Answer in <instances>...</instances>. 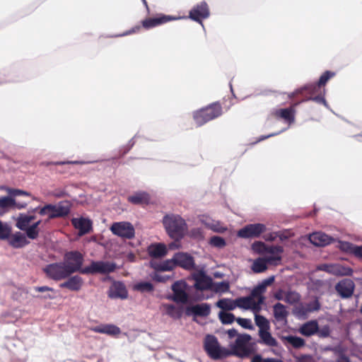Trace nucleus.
<instances>
[{
	"instance_id": "1",
	"label": "nucleus",
	"mask_w": 362,
	"mask_h": 362,
	"mask_svg": "<svg viewBox=\"0 0 362 362\" xmlns=\"http://www.w3.org/2000/svg\"><path fill=\"white\" fill-rule=\"evenodd\" d=\"M83 262V256L78 251H70L64 255V263L71 274L76 272L83 274H107L113 272L117 268L115 263L104 261H93L89 266L81 268Z\"/></svg>"
},
{
	"instance_id": "2",
	"label": "nucleus",
	"mask_w": 362,
	"mask_h": 362,
	"mask_svg": "<svg viewBox=\"0 0 362 362\" xmlns=\"http://www.w3.org/2000/svg\"><path fill=\"white\" fill-rule=\"evenodd\" d=\"M163 223L168 235L177 241L181 240L187 230L185 219L179 215H165L163 218Z\"/></svg>"
},
{
	"instance_id": "3",
	"label": "nucleus",
	"mask_w": 362,
	"mask_h": 362,
	"mask_svg": "<svg viewBox=\"0 0 362 362\" xmlns=\"http://www.w3.org/2000/svg\"><path fill=\"white\" fill-rule=\"evenodd\" d=\"M71 203L69 201L59 202L57 204H48L43 207H36L33 212L41 216L48 215L49 219L65 217L70 213Z\"/></svg>"
},
{
	"instance_id": "4",
	"label": "nucleus",
	"mask_w": 362,
	"mask_h": 362,
	"mask_svg": "<svg viewBox=\"0 0 362 362\" xmlns=\"http://www.w3.org/2000/svg\"><path fill=\"white\" fill-rule=\"evenodd\" d=\"M223 113L220 103H213L193 114V119L197 126L200 127L206 122L220 117Z\"/></svg>"
},
{
	"instance_id": "5",
	"label": "nucleus",
	"mask_w": 362,
	"mask_h": 362,
	"mask_svg": "<svg viewBox=\"0 0 362 362\" xmlns=\"http://www.w3.org/2000/svg\"><path fill=\"white\" fill-rule=\"evenodd\" d=\"M251 336L248 334H239L232 348L233 355L244 358L250 356L255 352L253 344H250Z\"/></svg>"
},
{
	"instance_id": "6",
	"label": "nucleus",
	"mask_w": 362,
	"mask_h": 362,
	"mask_svg": "<svg viewBox=\"0 0 362 362\" xmlns=\"http://www.w3.org/2000/svg\"><path fill=\"white\" fill-rule=\"evenodd\" d=\"M204 348L208 356L215 360L226 358L230 354L229 351L221 347L217 338L211 334L206 336Z\"/></svg>"
},
{
	"instance_id": "7",
	"label": "nucleus",
	"mask_w": 362,
	"mask_h": 362,
	"mask_svg": "<svg viewBox=\"0 0 362 362\" xmlns=\"http://www.w3.org/2000/svg\"><path fill=\"white\" fill-rule=\"evenodd\" d=\"M264 301V297L254 296L253 290L248 296L240 297L235 299L236 307L245 310H252L254 313H257L261 310V305Z\"/></svg>"
},
{
	"instance_id": "8",
	"label": "nucleus",
	"mask_w": 362,
	"mask_h": 362,
	"mask_svg": "<svg viewBox=\"0 0 362 362\" xmlns=\"http://www.w3.org/2000/svg\"><path fill=\"white\" fill-rule=\"evenodd\" d=\"M44 272L49 278L54 281L65 279L71 275V273L64 262L49 264L45 267Z\"/></svg>"
},
{
	"instance_id": "9",
	"label": "nucleus",
	"mask_w": 362,
	"mask_h": 362,
	"mask_svg": "<svg viewBox=\"0 0 362 362\" xmlns=\"http://www.w3.org/2000/svg\"><path fill=\"white\" fill-rule=\"evenodd\" d=\"M112 233L125 239H132L134 237L135 230L132 224L129 222H115L110 227Z\"/></svg>"
},
{
	"instance_id": "10",
	"label": "nucleus",
	"mask_w": 362,
	"mask_h": 362,
	"mask_svg": "<svg viewBox=\"0 0 362 362\" xmlns=\"http://www.w3.org/2000/svg\"><path fill=\"white\" fill-rule=\"evenodd\" d=\"M266 230L267 227L263 223H251L240 229L237 235L242 238H257Z\"/></svg>"
},
{
	"instance_id": "11",
	"label": "nucleus",
	"mask_w": 362,
	"mask_h": 362,
	"mask_svg": "<svg viewBox=\"0 0 362 362\" xmlns=\"http://www.w3.org/2000/svg\"><path fill=\"white\" fill-rule=\"evenodd\" d=\"M210 15L209 8L205 1H202L194 6L189 13V18L194 21L202 23L204 19Z\"/></svg>"
},
{
	"instance_id": "12",
	"label": "nucleus",
	"mask_w": 362,
	"mask_h": 362,
	"mask_svg": "<svg viewBox=\"0 0 362 362\" xmlns=\"http://www.w3.org/2000/svg\"><path fill=\"white\" fill-rule=\"evenodd\" d=\"M176 19H177L176 17L159 13L155 17L147 18L141 21V26L146 30H149Z\"/></svg>"
},
{
	"instance_id": "13",
	"label": "nucleus",
	"mask_w": 362,
	"mask_h": 362,
	"mask_svg": "<svg viewBox=\"0 0 362 362\" xmlns=\"http://www.w3.org/2000/svg\"><path fill=\"white\" fill-rule=\"evenodd\" d=\"M187 284L184 281H175L172 285L173 291V299L176 303H186L188 300V294L186 292Z\"/></svg>"
},
{
	"instance_id": "14",
	"label": "nucleus",
	"mask_w": 362,
	"mask_h": 362,
	"mask_svg": "<svg viewBox=\"0 0 362 362\" xmlns=\"http://www.w3.org/2000/svg\"><path fill=\"white\" fill-rule=\"evenodd\" d=\"M355 288L354 282L350 279L339 281L335 286V290L342 298H349L352 296Z\"/></svg>"
},
{
	"instance_id": "15",
	"label": "nucleus",
	"mask_w": 362,
	"mask_h": 362,
	"mask_svg": "<svg viewBox=\"0 0 362 362\" xmlns=\"http://www.w3.org/2000/svg\"><path fill=\"white\" fill-rule=\"evenodd\" d=\"M175 266L185 269L191 270L194 267V260L192 256L185 252H177L173 256Z\"/></svg>"
},
{
	"instance_id": "16",
	"label": "nucleus",
	"mask_w": 362,
	"mask_h": 362,
	"mask_svg": "<svg viewBox=\"0 0 362 362\" xmlns=\"http://www.w3.org/2000/svg\"><path fill=\"white\" fill-rule=\"evenodd\" d=\"M325 89L317 83L308 84L293 93L290 98L300 94L306 98V96H315L318 94L325 93Z\"/></svg>"
},
{
	"instance_id": "17",
	"label": "nucleus",
	"mask_w": 362,
	"mask_h": 362,
	"mask_svg": "<svg viewBox=\"0 0 362 362\" xmlns=\"http://www.w3.org/2000/svg\"><path fill=\"white\" fill-rule=\"evenodd\" d=\"M71 221L73 226L78 230L80 236L89 233L92 230V221L88 218H73Z\"/></svg>"
},
{
	"instance_id": "18",
	"label": "nucleus",
	"mask_w": 362,
	"mask_h": 362,
	"mask_svg": "<svg viewBox=\"0 0 362 362\" xmlns=\"http://www.w3.org/2000/svg\"><path fill=\"white\" fill-rule=\"evenodd\" d=\"M193 279L195 281L194 287L197 290L204 291L211 288L212 279L211 277L206 275L204 272H199L194 274Z\"/></svg>"
},
{
	"instance_id": "19",
	"label": "nucleus",
	"mask_w": 362,
	"mask_h": 362,
	"mask_svg": "<svg viewBox=\"0 0 362 362\" xmlns=\"http://www.w3.org/2000/svg\"><path fill=\"white\" fill-rule=\"evenodd\" d=\"M128 293L124 284L120 281L114 282L108 291V296L110 298L125 299Z\"/></svg>"
},
{
	"instance_id": "20",
	"label": "nucleus",
	"mask_w": 362,
	"mask_h": 362,
	"mask_svg": "<svg viewBox=\"0 0 362 362\" xmlns=\"http://www.w3.org/2000/svg\"><path fill=\"white\" fill-rule=\"evenodd\" d=\"M321 305L318 299L315 298L313 301L299 304L296 308V313L299 315H305L308 313L318 311L320 310Z\"/></svg>"
},
{
	"instance_id": "21",
	"label": "nucleus",
	"mask_w": 362,
	"mask_h": 362,
	"mask_svg": "<svg viewBox=\"0 0 362 362\" xmlns=\"http://www.w3.org/2000/svg\"><path fill=\"white\" fill-rule=\"evenodd\" d=\"M299 103H300V102L295 103L288 108L277 110L275 111L274 115L277 117L284 119L285 121H286L288 123H292L295 120V113H296L295 107Z\"/></svg>"
},
{
	"instance_id": "22",
	"label": "nucleus",
	"mask_w": 362,
	"mask_h": 362,
	"mask_svg": "<svg viewBox=\"0 0 362 362\" xmlns=\"http://www.w3.org/2000/svg\"><path fill=\"white\" fill-rule=\"evenodd\" d=\"M273 314L276 322H280L284 325L287 323L288 312L286 310V307L284 304L281 303H276L275 305H274Z\"/></svg>"
},
{
	"instance_id": "23",
	"label": "nucleus",
	"mask_w": 362,
	"mask_h": 362,
	"mask_svg": "<svg viewBox=\"0 0 362 362\" xmlns=\"http://www.w3.org/2000/svg\"><path fill=\"white\" fill-rule=\"evenodd\" d=\"M310 242L316 246H325L333 242L334 239L322 232H315L310 235Z\"/></svg>"
},
{
	"instance_id": "24",
	"label": "nucleus",
	"mask_w": 362,
	"mask_h": 362,
	"mask_svg": "<svg viewBox=\"0 0 362 362\" xmlns=\"http://www.w3.org/2000/svg\"><path fill=\"white\" fill-rule=\"evenodd\" d=\"M83 284V279L80 276L76 275L69 277L66 281L60 284L59 287L62 288H66L73 291H78L81 288Z\"/></svg>"
},
{
	"instance_id": "25",
	"label": "nucleus",
	"mask_w": 362,
	"mask_h": 362,
	"mask_svg": "<svg viewBox=\"0 0 362 362\" xmlns=\"http://www.w3.org/2000/svg\"><path fill=\"white\" fill-rule=\"evenodd\" d=\"M127 201L134 205H147L150 203V195L146 192H137L129 196Z\"/></svg>"
},
{
	"instance_id": "26",
	"label": "nucleus",
	"mask_w": 362,
	"mask_h": 362,
	"mask_svg": "<svg viewBox=\"0 0 362 362\" xmlns=\"http://www.w3.org/2000/svg\"><path fill=\"white\" fill-rule=\"evenodd\" d=\"M259 339L258 343L269 347L278 346L277 340L272 337L269 330H262L258 332Z\"/></svg>"
},
{
	"instance_id": "27",
	"label": "nucleus",
	"mask_w": 362,
	"mask_h": 362,
	"mask_svg": "<svg viewBox=\"0 0 362 362\" xmlns=\"http://www.w3.org/2000/svg\"><path fill=\"white\" fill-rule=\"evenodd\" d=\"M8 243L14 248H21L29 243L24 234L21 232H16L8 236Z\"/></svg>"
},
{
	"instance_id": "28",
	"label": "nucleus",
	"mask_w": 362,
	"mask_h": 362,
	"mask_svg": "<svg viewBox=\"0 0 362 362\" xmlns=\"http://www.w3.org/2000/svg\"><path fill=\"white\" fill-rule=\"evenodd\" d=\"M150 264L151 267L158 272L171 271L176 267L174 257H173L171 259H167L162 262L151 260Z\"/></svg>"
},
{
	"instance_id": "29",
	"label": "nucleus",
	"mask_w": 362,
	"mask_h": 362,
	"mask_svg": "<svg viewBox=\"0 0 362 362\" xmlns=\"http://www.w3.org/2000/svg\"><path fill=\"white\" fill-rule=\"evenodd\" d=\"M300 332L305 337H310L318 332V323L317 320H310L303 324Z\"/></svg>"
},
{
	"instance_id": "30",
	"label": "nucleus",
	"mask_w": 362,
	"mask_h": 362,
	"mask_svg": "<svg viewBox=\"0 0 362 362\" xmlns=\"http://www.w3.org/2000/svg\"><path fill=\"white\" fill-rule=\"evenodd\" d=\"M202 222L204 226L216 233H223L227 230V227L223 226L220 221L210 220L208 218L202 219Z\"/></svg>"
},
{
	"instance_id": "31",
	"label": "nucleus",
	"mask_w": 362,
	"mask_h": 362,
	"mask_svg": "<svg viewBox=\"0 0 362 362\" xmlns=\"http://www.w3.org/2000/svg\"><path fill=\"white\" fill-rule=\"evenodd\" d=\"M148 254L151 257L160 258L167 254V248L164 244H153L148 247Z\"/></svg>"
},
{
	"instance_id": "32",
	"label": "nucleus",
	"mask_w": 362,
	"mask_h": 362,
	"mask_svg": "<svg viewBox=\"0 0 362 362\" xmlns=\"http://www.w3.org/2000/svg\"><path fill=\"white\" fill-rule=\"evenodd\" d=\"M189 310L196 316L207 317L211 313V307L207 303L193 305Z\"/></svg>"
},
{
	"instance_id": "33",
	"label": "nucleus",
	"mask_w": 362,
	"mask_h": 362,
	"mask_svg": "<svg viewBox=\"0 0 362 362\" xmlns=\"http://www.w3.org/2000/svg\"><path fill=\"white\" fill-rule=\"evenodd\" d=\"M274 281V276H270L268 279H264L261 284L253 288V295L259 296V297H264L263 293L265 292L267 286L271 285Z\"/></svg>"
},
{
	"instance_id": "34",
	"label": "nucleus",
	"mask_w": 362,
	"mask_h": 362,
	"mask_svg": "<svg viewBox=\"0 0 362 362\" xmlns=\"http://www.w3.org/2000/svg\"><path fill=\"white\" fill-rule=\"evenodd\" d=\"M40 223L41 221L39 220L23 230L25 231L26 235L28 238L35 240L38 237L40 232L39 226Z\"/></svg>"
},
{
	"instance_id": "35",
	"label": "nucleus",
	"mask_w": 362,
	"mask_h": 362,
	"mask_svg": "<svg viewBox=\"0 0 362 362\" xmlns=\"http://www.w3.org/2000/svg\"><path fill=\"white\" fill-rule=\"evenodd\" d=\"M216 306L223 310H233L236 308L235 300L222 298L216 303Z\"/></svg>"
},
{
	"instance_id": "36",
	"label": "nucleus",
	"mask_w": 362,
	"mask_h": 362,
	"mask_svg": "<svg viewBox=\"0 0 362 362\" xmlns=\"http://www.w3.org/2000/svg\"><path fill=\"white\" fill-rule=\"evenodd\" d=\"M255 322L259 327V331L270 330V325L269 320L263 315L255 313Z\"/></svg>"
},
{
	"instance_id": "37",
	"label": "nucleus",
	"mask_w": 362,
	"mask_h": 362,
	"mask_svg": "<svg viewBox=\"0 0 362 362\" xmlns=\"http://www.w3.org/2000/svg\"><path fill=\"white\" fill-rule=\"evenodd\" d=\"M97 332L104 333L109 335H117L120 333V329L113 325H106L103 327H97L95 329Z\"/></svg>"
},
{
	"instance_id": "38",
	"label": "nucleus",
	"mask_w": 362,
	"mask_h": 362,
	"mask_svg": "<svg viewBox=\"0 0 362 362\" xmlns=\"http://www.w3.org/2000/svg\"><path fill=\"white\" fill-rule=\"evenodd\" d=\"M30 218L28 217V214H20L16 219V227L21 230H25L30 226Z\"/></svg>"
},
{
	"instance_id": "39",
	"label": "nucleus",
	"mask_w": 362,
	"mask_h": 362,
	"mask_svg": "<svg viewBox=\"0 0 362 362\" xmlns=\"http://www.w3.org/2000/svg\"><path fill=\"white\" fill-rule=\"evenodd\" d=\"M15 205V199L8 196L0 197V209H3L4 212L13 209Z\"/></svg>"
},
{
	"instance_id": "40",
	"label": "nucleus",
	"mask_w": 362,
	"mask_h": 362,
	"mask_svg": "<svg viewBox=\"0 0 362 362\" xmlns=\"http://www.w3.org/2000/svg\"><path fill=\"white\" fill-rule=\"evenodd\" d=\"M267 264L264 258H257L252 264V269L255 273H262L266 271Z\"/></svg>"
},
{
	"instance_id": "41",
	"label": "nucleus",
	"mask_w": 362,
	"mask_h": 362,
	"mask_svg": "<svg viewBox=\"0 0 362 362\" xmlns=\"http://www.w3.org/2000/svg\"><path fill=\"white\" fill-rule=\"evenodd\" d=\"M300 300V295L295 291L288 290L286 291L284 301L288 304L293 305Z\"/></svg>"
},
{
	"instance_id": "42",
	"label": "nucleus",
	"mask_w": 362,
	"mask_h": 362,
	"mask_svg": "<svg viewBox=\"0 0 362 362\" xmlns=\"http://www.w3.org/2000/svg\"><path fill=\"white\" fill-rule=\"evenodd\" d=\"M133 288L141 293L152 292L154 289L153 285L150 282L142 281L134 285Z\"/></svg>"
},
{
	"instance_id": "43",
	"label": "nucleus",
	"mask_w": 362,
	"mask_h": 362,
	"mask_svg": "<svg viewBox=\"0 0 362 362\" xmlns=\"http://www.w3.org/2000/svg\"><path fill=\"white\" fill-rule=\"evenodd\" d=\"M218 317L223 325L231 324L236 320L235 315L233 313L224 311H221L218 313Z\"/></svg>"
},
{
	"instance_id": "44",
	"label": "nucleus",
	"mask_w": 362,
	"mask_h": 362,
	"mask_svg": "<svg viewBox=\"0 0 362 362\" xmlns=\"http://www.w3.org/2000/svg\"><path fill=\"white\" fill-rule=\"evenodd\" d=\"M209 244L215 247L223 248L226 245V242L224 238L220 236H212L209 240Z\"/></svg>"
},
{
	"instance_id": "45",
	"label": "nucleus",
	"mask_w": 362,
	"mask_h": 362,
	"mask_svg": "<svg viewBox=\"0 0 362 362\" xmlns=\"http://www.w3.org/2000/svg\"><path fill=\"white\" fill-rule=\"evenodd\" d=\"M287 341L296 349L300 348L305 345V340L296 336H289Z\"/></svg>"
},
{
	"instance_id": "46",
	"label": "nucleus",
	"mask_w": 362,
	"mask_h": 362,
	"mask_svg": "<svg viewBox=\"0 0 362 362\" xmlns=\"http://www.w3.org/2000/svg\"><path fill=\"white\" fill-rule=\"evenodd\" d=\"M166 313L174 318H180L181 316V311L176 308L175 305L169 304L165 305Z\"/></svg>"
},
{
	"instance_id": "47",
	"label": "nucleus",
	"mask_w": 362,
	"mask_h": 362,
	"mask_svg": "<svg viewBox=\"0 0 362 362\" xmlns=\"http://www.w3.org/2000/svg\"><path fill=\"white\" fill-rule=\"evenodd\" d=\"M11 229L7 223H4L0 220V240H4L8 238Z\"/></svg>"
},
{
	"instance_id": "48",
	"label": "nucleus",
	"mask_w": 362,
	"mask_h": 362,
	"mask_svg": "<svg viewBox=\"0 0 362 362\" xmlns=\"http://www.w3.org/2000/svg\"><path fill=\"white\" fill-rule=\"evenodd\" d=\"M335 73L332 72L330 71H326L322 74L320 76L318 82L317 83L320 86L324 88L327 82L333 76H334Z\"/></svg>"
},
{
	"instance_id": "49",
	"label": "nucleus",
	"mask_w": 362,
	"mask_h": 362,
	"mask_svg": "<svg viewBox=\"0 0 362 362\" xmlns=\"http://www.w3.org/2000/svg\"><path fill=\"white\" fill-rule=\"evenodd\" d=\"M284 252V248L281 245H266L264 253H269L274 255H281Z\"/></svg>"
},
{
	"instance_id": "50",
	"label": "nucleus",
	"mask_w": 362,
	"mask_h": 362,
	"mask_svg": "<svg viewBox=\"0 0 362 362\" xmlns=\"http://www.w3.org/2000/svg\"><path fill=\"white\" fill-rule=\"evenodd\" d=\"M357 245L349 242H340V249L342 251L354 255V251Z\"/></svg>"
},
{
	"instance_id": "51",
	"label": "nucleus",
	"mask_w": 362,
	"mask_h": 362,
	"mask_svg": "<svg viewBox=\"0 0 362 362\" xmlns=\"http://www.w3.org/2000/svg\"><path fill=\"white\" fill-rule=\"evenodd\" d=\"M324 95H325V93H321V94H318L315 96H306V98L303 99L300 102L301 103L303 101H307V100H311L317 102V103L326 105L327 102H326V100L325 99Z\"/></svg>"
},
{
	"instance_id": "52",
	"label": "nucleus",
	"mask_w": 362,
	"mask_h": 362,
	"mask_svg": "<svg viewBox=\"0 0 362 362\" xmlns=\"http://www.w3.org/2000/svg\"><path fill=\"white\" fill-rule=\"evenodd\" d=\"M235 321L238 322V324L239 325H240L242 327H243L245 329H253L252 321L250 319L238 317V318H236Z\"/></svg>"
},
{
	"instance_id": "53",
	"label": "nucleus",
	"mask_w": 362,
	"mask_h": 362,
	"mask_svg": "<svg viewBox=\"0 0 362 362\" xmlns=\"http://www.w3.org/2000/svg\"><path fill=\"white\" fill-rule=\"evenodd\" d=\"M251 362H282L281 360L274 358H264L261 355L257 354L251 360Z\"/></svg>"
},
{
	"instance_id": "54",
	"label": "nucleus",
	"mask_w": 362,
	"mask_h": 362,
	"mask_svg": "<svg viewBox=\"0 0 362 362\" xmlns=\"http://www.w3.org/2000/svg\"><path fill=\"white\" fill-rule=\"evenodd\" d=\"M266 245L264 243L256 241L252 245V250L258 253H264Z\"/></svg>"
},
{
	"instance_id": "55",
	"label": "nucleus",
	"mask_w": 362,
	"mask_h": 362,
	"mask_svg": "<svg viewBox=\"0 0 362 362\" xmlns=\"http://www.w3.org/2000/svg\"><path fill=\"white\" fill-rule=\"evenodd\" d=\"M229 290V284L228 282L222 281L216 284V291L217 292L225 293Z\"/></svg>"
},
{
	"instance_id": "56",
	"label": "nucleus",
	"mask_w": 362,
	"mask_h": 362,
	"mask_svg": "<svg viewBox=\"0 0 362 362\" xmlns=\"http://www.w3.org/2000/svg\"><path fill=\"white\" fill-rule=\"evenodd\" d=\"M267 264H277L276 262H280L281 260V255L269 256L264 258Z\"/></svg>"
},
{
	"instance_id": "57",
	"label": "nucleus",
	"mask_w": 362,
	"mask_h": 362,
	"mask_svg": "<svg viewBox=\"0 0 362 362\" xmlns=\"http://www.w3.org/2000/svg\"><path fill=\"white\" fill-rule=\"evenodd\" d=\"M141 28V25H136V26L133 27L132 29L124 32V33L116 35V37H122V36H125V35H132V34H134L136 33H139L140 31Z\"/></svg>"
},
{
	"instance_id": "58",
	"label": "nucleus",
	"mask_w": 362,
	"mask_h": 362,
	"mask_svg": "<svg viewBox=\"0 0 362 362\" xmlns=\"http://www.w3.org/2000/svg\"><path fill=\"white\" fill-rule=\"evenodd\" d=\"M286 293V291L282 289H279L274 293V298L278 300H284Z\"/></svg>"
},
{
	"instance_id": "59",
	"label": "nucleus",
	"mask_w": 362,
	"mask_h": 362,
	"mask_svg": "<svg viewBox=\"0 0 362 362\" xmlns=\"http://www.w3.org/2000/svg\"><path fill=\"white\" fill-rule=\"evenodd\" d=\"M53 196L57 198H62L68 195L67 192L64 189H56L52 193Z\"/></svg>"
},
{
	"instance_id": "60",
	"label": "nucleus",
	"mask_w": 362,
	"mask_h": 362,
	"mask_svg": "<svg viewBox=\"0 0 362 362\" xmlns=\"http://www.w3.org/2000/svg\"><path fill=\"white\" fill-rule=\"evenodd\" d=\"M317 333L320 337H327L329 335V328L328 326H325L321 329H318Z\"/></svg>"
},
{
	"instance_id": "61",
	"label": "nucleus",
	"mask_w": 362,
	"mask_h": 362,
	"mask_svg": "<svg viewBox=\"0 0 362 362\" xmlns=\"http://www.w3.org/2000/svg\"><path fill=\"white\" fill-rule=\"evenodd\" d=\"M313 358L310 355H303L297 358L296 362H312Z\"/></svg>"
},
{
	"instance_id": "62",
	"label": "nucleus",
	"mask_w": 362,
	"mask_h": 362,
	"mask_svg": "<svg viewBox=\"0 0 362 362\" xmlns=\"http://www.w3.org/2000/svg\"><path fill=\"white\" fill-rule=\"evenodd\" d=\"M34 290L37 292H45V291H53V288H50L49 286H36L34 288Z\"/></svg>"
},
{
	"instance_id": "63",
	"label": "nucleus",
	"mask_w": 362,
	"mask_h": 362,
	"mask_svg": "<svg viewBox=\"0 0 362 362\" xmlns=\"http://www.w3.org/2000/svg\"><path fill=\"white\" fill-rule=\"evenodd\" d=\"M169 279V276H161L159 274H156L154 276V279L158 282H165Z\"/></svg>"
},
{
	"instance_id": "64",
	"label": "nucleus",
	"mask_w": 362,
	"mask_h": 362,
	"mask_svg": "<svg viewBox=\"0 0 362 362\" xmlns=\"http://www.w3.org/2000/svg\"><path fill=\"white\" fill-rule=\"evenodd\" d=\"M354 255L362 258V246H356L354 251Z\"/></svg>"
}]
</instances>
